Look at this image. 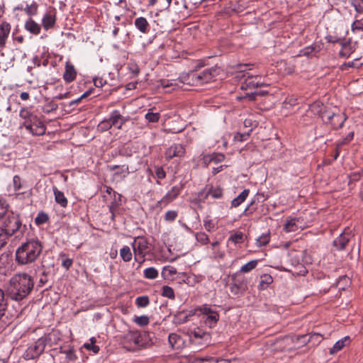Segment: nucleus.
<instances>
[{"label": "nucleus", "mask_w": 363, "mask_h": 363, "mask_svg": "<svg viewBox=\"0 0 363 363\" xmlns=\"http://www.w3.org/2000/svg\"><path fill=\"white\" fill-rule=\"evenodd\" d=\"M34 287L33 277L25 272L14 274L9 280L8 294L16 301H22L26 298Z\"/></svg>", "instance_id": "f257e3e1"}, {"label": "nucleus", "mask_w": 363, "mask_h": 363, "mask_svg": "<svg viewBox=\"0 0 363 363\" xmlns=\"http://www.w3.org/2000/svg\"><path fill=\"white\" fill-rule=\"evenodd\" d=\"M43 248V244L38 239H28L16 249V262L20 265L33 263L40 256Z\"/></svg>", "instance_id": "f03ea898"}, {"label": "nucleus", "mask_w": 363, "mask_h": 363, "mask_svg": "<svg viewBox=\"0 0 363 363\" xmlns=\"http://www.w3.org/2000/svg\"><path fill=\"white\" fill-rule=\"evenodd\" d=\"M134 252V259L139 265L145 261V257L151 252V247L147 239L144 236H138L134 238L131 243Z\"/></svg>", "instance_id": "7ed1b4c3"}, {"label": "nucleus", "mask_w": 363, "mask_h": 363, "mask_svg": "<svg viewBox=\"0 0 363 363\" xmlns=\"http://www.w3.org/2000/svg\"><path fill=\"white\" fill-rule=\"evenodd\" d=\"M218 74V71L216 67L205 69L201 72L191 71L188 74V78L190 80L188 83L201 85L214 80Z\"/></svg>", "instance_id": "20e7f679"}, {"label": "nucleus", "mask_w": 363, "mask_h": 363, "mask_svg": "<svg viewBox=\"0 0 363 363\" xmlns=\"http://www.w3.org/2000/svg\"><path fill=\"white\" fill-rule=\"evenodd\" d=\"M52 335H44L30 344L23 354L24 359L29 360L38 358L43 352L47 343L51 340Z\"/></svg>", "instance_id": "39448f33"}, {"label": "nucleus", "mask_w": 363, "mask_h": 363, "mask_svg": "<svg viewBox=\"0 0 363 363\" xmlns=\"http://www.w3.org/2000/svg\"><path fill=\"white\" fill-rule=\"evenodd\" d=\"M190 342L198 347H203L211 342V333L200 328H194L189 332Z\"/></svg>", "instance_id": "423d86ee"}, {"label": "nucleus", "mask_w": 363, "mask_h": 363, "mask_svg": "<svg viewBox=\"0 0 363 363\" xmlns=\"http://www.w3.org/2000/svg\"><path fill=\"white\" fill-rule=\"evenodd\" d=\"M21 225L22 223L19 216L11 213L6 216L1 228L4 230L9 237H11L18 230L23 231Z\"/></svg>", "instance_id": "0eeeda50"}, {"label": "nucleus", "mask_w": 363, "mask_h": 363, "mask_svg": "<svg viewBox=\"0 0 363 363\" xmlns=\"http://www.w3.org/2000/svg\"><path fill=\"white\" fill-rule=\"evenodd\" d=\"M196 311L204 315V323L210 328H213L216 325L219 320V314L218 311L213 309L211 306L203 304L196 308Z\"/></svg>", "instance_id": "6e6552de"}, {"label": "nucleus", "mask_w": 363, "mask_h": 363, "mask_svg": "<svg viewBox=\"0 0 363 363\" xmlns=\"http://www.w3.org/2000/svg\"><path fill=\"white\" fill-rule=\"evenodd\" d=\"M230 292L238 297L244 294L247 290V282L244 277H239L238 273L231 276V283L229 285Z\"/></svg>", "instance_id": "1a4fd4ad"}, {"label": "nucleus", "mask_w": 363, "mask_h": 363, "mask_svg": "<svg viewBox=\"0 0 363 363\" xmlns=\"http://www.w3.org/2000/svg\"><path fill=\"white\" fill-rule=\"evenodd\" d=\"M322 120L325 123H330L333 128L338 129L342 127L346 117L342 113H335L331 110H326L322 115Z\"/></svg>", "instance_id": "9d476101"}, {"label": "nucleus", "mask_w": 363, "mask_h": 363, "mask_svg": "<svg viewBox=\"0 0 363 363\" xmlns=\"http://www.w3.org/2000/svg\"><path fill=\"white\" fill-rule=\"evenodd\" d=\"M223 189L220 186H213L208 184L198 193V199L201 202H204L209 196L212 198L218 199L223 197Z\"/></svg>", "instance_id": "9b49d317"}, {"label": "nucleus", "mask_w": 363, "mask_h": 363, "mask_svg": "<svg viewBox=\"0 0 363 363\" xmlns=\"http://www.w3.org/2000/svg\"><path fill=\"white\" fill-rule=\"evenodd\" d=\"M57 20V10L54 7L50 6L42 18V26L45 30H48L55 27Z\"/></svg>", "instance_id": "f8f14e48"}, {"label": "nucleus", "mask_w": 363, "mask_h": 363, "mask_svg": "<svg viewBox=\"0 0 363 363\" xmlns=\"http://www.w3.org/2000/svg\"><path fill=\"white\" fill-rule=\"evenodd\" d=\"M8 308V299L4 291L0 289V322L4 325H9L11 320L6 314Z\"/></svg>", "instance_id": "ddd939ff"}, {"label": "nucleus", "mask_w": 363, "mask_h": 363, "mask_svg": "<svg viewBox=\"0 0 363 363\" xmlns=\"http://www.w3.org/2000/svg\"><path fill=\"white\" fill-rule=\"evenodd\" d=\"M19 116L23 120L22 126L26 129L30 128L31 124L34 122H37V120L39 118L38 116L34 114L28 107L22 108L20 111Z\"/></svg>", "instance_id": "4468645a"}, {"label": "nucleus", "mask_w": 363, "mask_h": 363, "mask_svg": "<svg viewBox=\"0 0 363 363\" xmlns=\"http://www.w3.org/2000/svg\"><path fill=\"white\" fill-rule=\"evenodd\" d=\"M143 335H145V333ZM123 339L125 343L133 344L135 347H142L145 344L143 340V334L138 330L129 331L125 335Z\"/></svg>", "instance_id": "2eb2a0df"}, {"label": "nucleus", "mask_w": 363, "mask_h": 363, "mask_svg": "<svg viewBox=\"0 0 363 363\" xmlns=\"http://www.w3.org/2000/svg\"><path fill=\"white\" fill-rule=\"evenodd\" d=\"M240 72L243 73L242 77H245V82L242 84V89H251V88H256L259 86H262L264 85L263 82H259V81H257V79L258 77L257 75H253L250 74L248 72H245V69H240Z\"/></svg>", "instance_id": "dca6fc26"}, {"label": "nucleus", "mask_w": 363, "mask_h": 363, "mask_svg": "<svg viewBox=\"0 0 363 363\" xmlns=\"http://www.w3.org/2000/svg\"><path fill=\"white\" fill-rule=\"evenodd\" d=\"M108 169L115 171L113 177L121 179H125L130 172L135 171V169L130 170L129 165L127 164L110 165Z\"/></svg>", "instance_id": "f3484780"}, {"label": "nucleus", "mask_w": 363, "mask_h": 363, "mask_svg": "<svg viewBox=\"0 0 363 363\" xmlns=\"http://www.w3.org/2000/svg\"><path fill=\"white\" fill-rule=\"evenodd\" d=\"M181 188L179 186H173L170 191H169L163 198L160 200L157 206L162 208L163 206H167L168 203L174 201L178 195L180 194Z\"/></svg>", "instance_id": "a211bd4d"}, {"label": "nucleus", "mask_w": 363, "mask_h": 363, "mask_svg": "<svg viewBox=\"0 0 363 363\" xmlns=\"http://www.w3.org/2000/svg\"><path fill=\"white\" fill-rule=\"evenodd\" d=\"M185 154V148L181 144H173L165 151L167 160H172L174 157H181Z\"/></svg>", "instance_id": "6ab92c4d"}, {"label": "nucleus", "mask_w": 363, "mask_h": 363, "mask_svg": "<svg viewBox=\"0 0 363 363\" xmlns=\"http://www.w3.org/2000/svg\"><path fill=\"white\" fill-rule=\"evenodd\" d=\"M12 264V255L9 252H4L0 255V274L6 275Z\"/></svg>", "instance_id": "aec40b11"}, {"label": "nucleus", "mask_w": 363, "mask_h": 363, "mask_svg": "<svg viewBox=\"0 0 363 363\" xmlns=\"http://www.w3.org/2000/svg\"><path fill=\"white\" fill-rule=\"evenodd\" d=\"M77 75V69L70 61H67L65 66L63 79L66 83H71L75 80Z\"/></svg>", "instance_id": "412c9836"}, {"label": "nucleus", "mask_w": 363, "mask_h": 363, "mask_svg": "<svg viewBox=\"0 0 363 363\" xmlns=\"http://www.w3.org/2000/svg\"><path fill=\"white\" fill-rule=\"evenodd\" d=\"M109 121L113 126L121 128L128 119L120 113L118 110L113 111L109 116Z\"/></svg>", "instance_id": "4be33fe9"}, {"label": "nucleus", "mask_w": 363, "mask_h": 363, "mask_svg": "<svg viewBox=\"0 0 363 363\" xmlns=\"http://www.w3.org/2000/svg\"><path fill=\"white\" fill-rule=\"evenodd\" d=\"M169 346L174 350H181L184 347L185 341L181 335L172 333L168 336Z\"/></svg>", "instance_id": "5701e85b"}, {"label": "nucleus", "mask_w": 363, "mask_h": 363, "mask_svg": "<svg viewBox=\"0 0 363 363\" xmlns=\"http://www.w3.org/2000/svg\"><path fill=\"white\" fill-rule=\"evenodd\" d=\"M350 239V235L348 233H341L336 239L333 241V246L337 250H343L345 249Z\"/></svg>", "instance_id": "b1692460"}, {"label": "nucleus", "mask_w": 363, "mask_h": 363, "mask_svg": "<svg viewBox=\"0 0 363 363\" xmlns=\"http://www.w3.org/2000/svg\"><path fill=\"white\" fill-rule=\"evenodd\" d=\"M11 31V26L7 22L0 24V48H4Z\"/></svg>", "instance_id": "393cba45"}, {"label": "nucleus", "mask_w": 363, "mask_h": 363, "mask_svg": "<svg viewBox=\"0 0 363 363\" xmlns=\"http://www.w3.org/2000/svg\"><path fill=\"white\" fill-rule=\"evenodd\" d=\"M33 135H43L45 134L46 127L44 123L38 118L37 122H34L31 124L30 128L26 129Z\"/></svg>", "instance_id": "a878e982"}, {"label": "nucleus", "mask_w": 363, "mask_h": 363, "mask_svg": "<svg viewBox=\"0 0 363 363\" xmlns=\"http://www.w3.org/2000/svg\"><path fill=\"white\" fill-rule=\"evenodd\" d=\"M135 28L142 33L146 34L150 30V25L147 19L144 17L136 18L134 21Z\"/></svg>", "instance_id": "bb28decb"}, {"label": "nucleus", "mask_w": 363, "mask_h": 363, "mask_svg": "<svg viewBox=\"0 0 363 363\" xmlns=\"http://www.w3.org/2000/svg\"><path fill=\"white\" fill-rule=\"evenodd\" d=\"M25 29L33 35H38L40 33L41 27L33 18H28L24 26Z\"/></svg>", "instance_id": "cd10ccee"}, {"label": "nucleus", "mask_w": 363, "mask_h": 363, "mask_svg": "<svg viewBox=\"0 0 363 363\" xmlns=\"http://www.w3.org/2000/svg\"><path fill=\"white\" fill-rule=\"evenodd\" d=\"M52 190L55 202L58 203L61 207L66 208L68 205V200L65 197L64 193L58 190L56 186H53Z\"/></svg>", "instance_id": "c85d7f7f"}, {"label": "nucleus", "mask_w": 363, "mask_h": 363, "mask_svg": "<svg viewBox=\"0 0 363 363\" xmlns=\"http://www.w3.org/2000/svg\"><path fill=\"white\" fill-rule=\"evenodd\" d=\"M121 194L115 191L113 194V201L111 202L108 206L109 211L111 213L112 220L114 219L115 217V210L121 204Z\"/></svg>", "instance_id": "c756f323"}, {"label": "nucleus", "mask_w": 363, "mask_h": 363, "mask_svg": "<svg viewBox=\"0 0 363 363\" xmlns=\"http://www.w3.org/2000/svg\"><path fill=\"white\" fill-rule=\"evenodd\" d=\"M177 269L172 266H165L162 271V277L165 280L172 281L176 279Z\"/></svg>", "instance_id": "7c9ffc66"}, {"label": "nucleus", "mask_w": 363, "mask_h": 363, "mask_svg": "<svg viewBox=\"0 0 363 363\" xmlns=\"http://www.w3.org/2000/svg\"><path fill=\"white\" fill-rule=\"evenodd\" d=\"M350 341V338L349 336H345L343 338L337 341L333 347L330 349V354H335L337 352L340 351L345 345L346 343H348Z\"/></svg>", "instance_id": "2f4dec72"}, {"label": "nucleus", "mask_w": 363, "mask_h": 363, "mask_svg": "<svg viewBox=\"0 0 363 363\" xmlns=\"http://www.w3.org/2000/svg\"><path fill=\"white\" fill-rule=\"evenodd\" d=\"M250 194V189H244L236 198L231 201V208H236L242 203Z\"/></svg>", "instance_id": "473e14b6"}, {"label": "nucleus", "mask_w": 363, "mask_h": 363, "mask_svg": "<svg viewBox=\"0 0 363 363\" xmlns=\"http://www.w3.org/2000/svg\"><path fill=\"white\" fill-rule=\"evenodd\" d=\"M13 188L16 196L24 194L21 191L23 188V181L18 175H15L13 177Z\"/></svg>", "instance_id": "72a5a7b5"}, {"label": "nucleus", "mask_w": 363, "mask_h": 363, "mask_svg": "<svg viewBox=\"0 0 363 363\" xmlns=\"http://www.w3.org/2000/svg\"><path fill=\"white\" fill-rule=\"evenodd\" d=\"M298 219L297 218H288L284 225V230L287 233L296 231L298 229Z\"/></svg>", "instance_id": "f704fd0d"}, {"label": "nucleus", "mask_w": 363, "mask_h": 363, "mask_svg": "<svg viewBox=\"0 0 363 363\" xmlns=\"http://www.w3.org/2000/svg\"><path fill=\"white\" fill-rule=\"evenodd\" d=\"M273 282V278L268 274H264L260 277V281L258 285V289L261 291L267 289L269 285Z\"/></svg>", "instance_id": "c9c22d12"}, {"label": "nucleus", "mask_w": 363, "mask_h": 363, "mask_svg": "<svg viewBox=\"0 0 363 363\" xmlns=\"http://www.w3.org/2000/svg\"><path fill=\"white\" fill-rule=\"evenodd\" d=\"M326 110L327 109L323 106V104L318 101H315V102L313 103L309 106V111H311L312 113H313L315 115L320 116L321 118H322V115H323V112Z\"/></svg>", "instance_id": "e433bc0d"}, {"label": "nucleus", "mask_w": 363, "mask_h": 363, "mask_svg": "<svg viewBox=\"0 0 363 363\" xmlns=\"http://www.w3.org/2000/svg\"><path fill=\"white\" fill-rule=\"evenodd\" d=\"M225 160V155L223 153L213 152L211 155L205 156L206 162H214L216 163L221 162Z\"/></svg>", "instance_id": "4c0bfd02"}, {"label": "nucleus", "mask_w": 363, "mask_h": 363, "mask_svg": "<svg viewBox=\"0 0 363 363\" xmlns=\"http://www.w3.org/2000/svg\"><path fill=\"white\" fill-rule=\"evenodd\" d=\"M120 256L123 262H128L132 259L133 254L130 248L125 245L120 250Z\"/></svg>", "instance_id": "58836bf2"}, {"label": "nucleus", "mask_w": 363, "mask_h": 363, "mask_svg": "<svg viewBox=\"0 0 363 363\" xmlns=\"http://www.w3.org/2000/svg\"><path fill=\"white\" fill-rule=\"evenodd\" d=\"M158 274V271L153 267L146 268L143 272L144 277L147 279H155Z\"/></svg>", "instance_id": "ea45409f"}, {"label": "nucleus", "mask_w": 363, "mask_h": 363, "mask_svg": "<svg viewBox=\"0 0 363 363\" xmlns=\"http://www.w3.org/2000/svg\"><path fill=\"white\" fill-rule=\"evenodd\" d=\"M319 51V49L316 45L308 46L303 48L301 52L303 56H306L308 57L313 56Z\"/></svg>", "instance_id": "a19ab883"}, {"label": "nucleus", "mask_w": 363, "mask_h": 363, "mask_svg": "<svg viewBox=\"0 0 363 363\" xmlns=\"http://www.w3.org/2000/svg\"><path fill=\"white\" fill-rule=\"evenodd\" d=\"M258 261L257 259L251 260L241 267L240 272L242 273H247L255 269L257 265Z\"/></svg>", "instance_id": "79ce46f5"}, {"label": "nucleus", "mask_w": 363, "mask_h": 363, "mask_svg": "<svg viewBox=\"0 0 363 363\" xmlns=\"http://www.w3.org/2000/svg\"><path fill=\"white\" fill-rule=\"evenodd\" d=\"M162 296L163 297L168 298L171 300L175 298V294L174 289L169 286H163L162 288Z\"/></svg>", "instance_id": "37998d69"}, {"label": "nucleus", "mask_w": 363, "mask_h": 363, "mask_svg": "<svg viewBox=\"0 0 363 363\" xmlns=\"http://www.w3.org/2000/svg\"><path fill=\"white\" fill-rule=\"evenodd\" d=\"M96 339L91 337L90 342L84 344V347L89 351H91L94 354H97L99 351V347L95 345Z\"/></svg>", "instance_id": "c03bdc74"}, {"label": "nucleus", "mask_w": 363, "mask_h": 363, "mask_svg": "<svg viewBox=\"0 0 363 363\" xmlns=\"http://www.w3.org/2000/svg\"><path fill=\"white\" fill-rule=\"evenodd\" d=\"M133 320L135 323L141 327L148 325L150 322L147 315L135 316Z\"/></svg>", "instance_id": "a18cd8bd"}, {"label": "nucleus", "mask_w": 363, "mask_h": 363, "mask_svg": "<svg viewBox=\"0 0 363 363\" xmlns=\"http://www.w3.org/2000/svg\"><path fill=\"white\" fill-rule=\"evenodd\" d=\"M243 237L244 235L242 232H235L230 236L228 240L235 244H238L243 242Z\"/></svg>", "instance_id": "49530a36"}, {"label": "nucleus", "mask_w": 363, "mask_h": 363, "mask_svg": "<svg viewBox=\"0 0 363 363\" xmlns=\"http://www.w3.org/2000/svg\"><path fill=\"white\" fill-rule=\"evenodd\" d=\"M38 4L33 1L30 5H27L24 11L28 16H35L38 13Z\"/></svg>", "instance_id": "de8ad7c7"}, {"label": "nucleus", "mask_w": 363, "mask_h": 363, "mask_svg": "<svg viewBox=\"0 0 363 363\" xmlns=\"http://www.w3.org/2000/svg\"><path fill=\"white\" fill-rule=\"evenodd\" d=\"M145 118L149 123H157L159 121V120L160 118V113H152V112L148 111L145 114Z\"/></svg>", "instance_id": "09e8293b"}, {"label": "nucleus", "mask_w": 363, "mask_h": 363, "mask_svg": "<svg viewBox=\"0 0 363 363\" xmlns=\"http://www.w3.org/2000/svg\"><path fill=\"white\" fill-rule=\"evenodd\" d=\"M270 240L269 234H262L257 239V245L259 247H262L267 245Z\"/></svg>", "instance_id": "8fccbe9b"}, {"label": "nucleus", "mask_w": 363, "mask_h": 363, "mask_svg": "<svg viewBox=\"0 0 363 363\" xmlns=\"http://www.w3.org/2000/svg\"><path fill=\"white\" fill-rule=\"evenodd\" d=\"M196 240L202 245H206L209 242L208 236L203 232H199L196 233Z\"/></svg>", "instance_id": "3c124183"}, {"label": "nucleus", "mask_w": 363, "mask_h": 363, "mask_svg": "<svg viewBox=\"0 0 363 363\" xmlns=\"http://www.w3.org/2000/svg\"><path fill=\"white\" fill-rule=\"evenodd\" d=\"M48 216L45 213L41 212L38 214L35 218V223L36 225H40L44 224L48 221Z\"/></svg>", "instance_id": "603ef678"}, {"label": "nucleus", "mask_w": 363, "mask_h": 363, "mask_svg": "<svg viewBox=\"0 0 363 363\" xmlns=\"http://www.w3.org/2000/svg\"><path fill=\"white\" fill-rule=\"evenodd\" d=\"M135 303L138 307L144 308L150 303V300L148 296H142L136 298Z\"/></svg>", "instance_id": "864d4df0"}, {"label": "nucleus", "mask_w": 363, "mask_h": 363, "mask_svg": "<svg viewBox=\"0 0 363 363\" xmlns=\"http://www.w3.org/2000/svg\"><path fill=\"white\" fill-rule=\"evenodd\" d=\"M128 68L133 77H137L140 73V68L138 65L134 62H129L128 65Z\"/></svg>", "instance_id": "5fc2aeb1"}, {"label": "nucleus", "mask_w": 363, "mask_h": 363, "mask_svg": "<svg viewBox=\"0 0 363 363\" xmlns=\"http://www.w3.org/2000/svg\"><path fill=\"white\" fill-rule=\"evenodd\" d=\"M178 216V213L177 211L170 210L165 213L164 214V220L167 222L174 221Z\"/></svg>", "instance_id": "6e6d98bb"}, {"label": "nucleus", "mask_w": 363, "mask_h": 363, "mask_svg": "<svg viewBox=\"0 0 363 363\" xmlns=\"http://www.w3.org/2000/svg\"><path fill=\"white\" fill-rule=\"evenodd\" d=\"M295 342H299L302 345H306L311 342L309 335H302L296 337V340H294Z\"/></svg>", "instance_id": "4d7b16f0"}, {"label": "nucleus", "mask_w": 363, "mask_h": 363, "mask_svg": "<svg viewBox=\"0 0 363 363\" xmlns=\"http://www.w3.org/2000/svg\"><path fill=\"white\" fill-rule=\"evenodd\" d=\"M98 128L101 131H106L112 128L109 118L104 119L101 121L98 125Z\"/></svg>", "instance_id": "13d9d810"}, {"label": "nucleus", "mask_w": 363, "mask_h": 363, "mask_svg": "<svg viewBox=\"0 0 363 363\" xmlns=\"http://www.w3.org/2000/svg\"><path fill=\"white\" fill-rule=\"evenodd\" d=\"M309 337L311 339L310 342H312L313 345H318L319 343L321 342V341L323 340L322 335L320 333H315L309 334Z\"/></svg>", "instance_id": "bf43d9fd"}, {"label": "nucleus", "mask_w": 363, "mask_h": 363, "mask_svg": "<svg viewBox=\"0 0 363 363\" xmlns=\"http://www.w3.org/2000/svg\"><path fill=\"white\" fill-rule=\"evenodd\" d=\"M255 200L251 201V202L247 205V206L245 208V209L243 211V215L248 216L252 214L257 209L256 207L254 206L255 204Z\"/></svg>", "instance_id": "052dcab7"}, {"label": "nucleus", "mask_w": 363, "mask_h": 363, "mask_svg": "<svg viewBox=\"0 0 363 363\" xmlns=\"http://www.w3.org/2000/svg\"><path fill=\"white\" fill-rule=\"evenodd\" d=\"M9 238L6 233L0 228V250L6 245Z\"/></svg>", "instance_id": "680f3d73"}, {"label": "nucleus", "mask_w": 363, "mask_h": 363, "mask_svg": "<svg viewBox=\"0 0 363 363\" xmlns=\"http://www.w3.org/2000/svg\"><path fill=\"white\" fill-rule=\"evenodd\" d=\"M362 177H363L362 168L361 169L360 171L352 172L349 175L350 182H358L361 179Z\"/></svg>", "instance_id": "e2e57ef3"}, {"label": "nucleus", "mask_w": 363, "mask_h": 363, "mask_svg": "<svg viewBox=\"0 0 363 363\" xmlns=\"http://www.w3.org/2000/svg\"><path fill=\"white\" fill-rule=\"evenodd\" d=\"M62 257H63V259L62 261V266L68 270L71 266L72 265L73 260L72 259L66 257L65 255H62Z\"/></svg>", "instance_id": "0e129e2a"}, {"label": "nucleus", "mask_w": 363, "mask_h": 363, "mask_svg": "<svg viewBox=\"0 0 363 363\" xmlns=\"http://www.w3.org/2000/svg\"><path fill=\"white\" fill-rule=\"evenodd\" d=\"M352 31L363 30V18L354 21L352 25Z\"/></svg>", "instance_id": "69168bd1"}, {"label": "nucleus", "mask_w": 363, "mask_h": 363, "mask_svg": "<svg viewBox=\"0 0 363 363\" xmlns=\"http://www.w3.org/2000/svg\"><path fill=\"white\" fill-rule=\"evenodd\" d=\"M352 5L354 7L357 12L363 13V0L362 1H352Z\"/></svg>", "instance_id": "338daca9"}, {"label": "nucleus", "mask_w": 363, "mask_h": 363, "mask_svg": "<svg viewBox=\"0 0 363 363\" xmlns=\"http://www.w3.org/2000/svg\"><path fill=\"white\" fill-rule=\"evenodd\" d=\"M214 361V357H204V358H196L192 363H212Z\"/></svg>", "instance_id": "774afa93"}]
</instances>
